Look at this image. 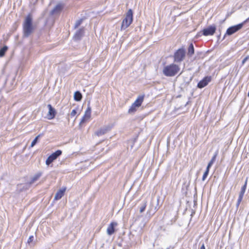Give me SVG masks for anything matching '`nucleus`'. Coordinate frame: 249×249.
<instances>
[{"instance_id": "f257e3e1", "label": "nucleus", "mask_w": 249, "mask_h": 249, "mask_svg": "<svg viewBox=\"0 0 249 249\" xmlns=\"http://www.w3.org/2000/svg\"><path fill=\"white\" fill-rule=\"evenodd\" d=\"M33 18L31 14H28L25 18L23 23V36L29 37L34 32Z\"/></svg>"}, {"instance_id": "f03ea898", "label": "nucleus", "mask_w": 249, "mask_h": 249, "mask_svg": "<svg viewBox=\"0 0 249 249\" xmlns=\"http://www.w3.org/2000/svg\"><path fill=\"white\" fill-rule=\"evenodd\" d=\"M179 71L180 67L179 65L172 63L163 68L162 73L166 76L173 77L175 76Z\"/></svg>"}, {"instance_id": "7ed1b4c3", "label": "nucleus", "mask_w": 249, "mask_h": 249, "mask_svg": "<svg viewBox=\"0 0 249 249\" xmlns=\"http://www.w3.org/2000/svg\"><path fill=\"white\" fill-rule=\"evenodd\" d=\"M133 21V12L131 9H129L127 11L125 18L123 19L121 29L124 30L127 28L132 23Z\"/></svg>"}, {"instance_id": "20e7f679", "label": "nucleus", "mask_w": 249, "mask_h": 249, "mask_svg": "<svg viewBox=\"0 0 249 249\" xmlns=\"http://www.w3.org/2000/svg\"><path fill=\"white\" fill-rule=\"evenodd\" d=\"M186 54L185 50L183 48L178 49L174 53V62L180 63L183 60Z\"/></svg>"}, {"instance_id": "39448f33", "label": "nucleus", "mask_w": 249, "mask_h": 249, "mask_svg": "<svg viewBox=\"0 0 249 249\" xmlns=\"http://www.w3.org/2000/svg\"><path fill=\"white\" fill-rule=\"evenodd\" d=\"M62 151L57 150L55 152L50 155L46 160V164L49 165L52 162L55 160L59 156L62 154Z\"/></svg>"}, {"instance_id": "423d86ee", "label": "nucleus", "mask_w": 249, "mask_h": 249, "mask_svg": "<svg viewBox=\"0 0 249 249\" xmlns=\"http://www.w3.org/2000/svg\"><path fill=\"white\" fill-rule=\"evenodd\" d=\"M244 23H239L229 27L226 32V34L231 36L240 30L243 26Z\"/></svg>"}, {"instance_id": "0eeeda50", "label": "nucleus", "mask_w": 249, "mask_h": 249, "mask_svg": "<svg viewBox=\"0 0 249 249\" xmlns=\"http://www.w3.org/2000/svg\"><path fill=\"white\" fill-rule=\"evenodd\" d=\"M64 4L59 2L50 12L51 15H59L64 7Z\"/></svg>"}, {"instance_id": "6e6552de", "label": "nucleus", "mask_w": 249, "mask_h": 249, "mask_svg": "<svg viewBox=\"0 0 249 249\" xmlns=\"http://www.w3.org/2000/svg\"><path fill=\"white\" fill-rule=\"evenodd\" d=\"M216 30L215 25H211L202 30L203 35L205 36L213 35Z\"/></svg>"}, {"instance_id": "1a4fd4ad", "label": "nucleus", "mask_w": 249, "mask_h": 249, "mask_svg": "<svg viewBox=\"0 0 249 249\" xmlns=\"http://www.w3.org/2000/svg\"><path fill=\"white\" fill-rule=\"evenodd\" d=\"M212 78L211 76H206L197 84V88L202 89L206 86L211 82Z\"/></svg>"}, {"instance_id": "9d476101", "label": "nucleus", "mask_w": 249, "mask_h": 249, "mask_svg": "<svg viewBox=\"0 0 249 249\" xmlns=\"http://www.w3.org/2000/svg\"><path fill=\"white\" fill-rule=\"evenodd\" d=\"M47 107L49 109V111L47 114V118L49 120L53 119L56 115V112L55 109L52 106L51 104H48Z\"/></svg>"}, {"instance_id": "9b49d317", "label": "nucleus", "mask_w": 249, "mask_h": 249, "mask_svg": "<svg viewBox=\"0 0 249 249\" xmlns=\"http://www.w3.org/2000/svg\"><path fill=\"white\" fill-rule=\"evenodd\" d=\"M159 198H158L157 199V206H155L153 208V199H151V201H150L149 209L147 211V213H148L149 214H151V213H152V214L155 213L157 212V211L159 209V208L158 207V206L159 204Z\"/></svg>"}, {"instance_id": "f8f14e48", "label": "nucleus", "mask_w": 249, "mask_h": 249, "mask_svg": "<svg viewBox=\"0 0 249 249\" xmlns=\"http://www.w3.org/2000/svg\"><path fill=\"white\" fill-rule=\"evenodd\" d=\"M84 34V28L78 29L75 33L73 38L74 40L77 41L81 39Z\"/></svg>"}, {"instance_id": "ddd939ff", "label": "nucleus", "mask_w": 249, "mask_h": 249, "mask_svg": "<svg viewBox=\"0 0 249 249\" xmlns=\"http://www.w3.org/2000/svg\"><path fill=\"white\" fill-rule=\"evenodd\" d=\"M110 127L109 126H106L101 128L95 132V134L98 136H102L106 134L107 132L109 131Z\"/></svg>"}, {"instance_id": "4468645a", "label": "nucleus", "mask_w": 249, "mask_h": 249, "mask_svg": "<svg viewBox=\"0 0 249 249\" xmlns=\"http://www.w3.org/2000/svg\"><path fill=\"white\" fill-rule=\"evenodd\" d=\"M66 190V187H63L61 189L59 190L55 195L54 199L55 200L60 199L64 196V193Z\"/></svg>"}, {"instance_id": "2eb2a0df", "label": "nucleus", "mask_w": 249, "mask_h": 249, "mask_svg": "<svg viewBox=\"0 0 249 249\" xmlns=\"http://www.w3.org/2000/svg\"><path fill=\"white\" fill-rule=\"evenodd\" d=\"M117 223L116 222H111L109 225L108 226L107 229V234L111 235H112L115 231L114 227L117 226Z\"/></svg>"}, {"instance_id": "dca6fc26", "label": "nucleus", "mask_w": 249, "mask_h": 249, "mask_svg": "<svg viewBox=\"0 0 249 249\" xmlns=\"http://www.w3.org/2000/svg\"><path fill=\"white\" fill-rule=\"evenodd\" d=\"M41 175H42V173L41 172H39L36 173L35 175H34V176H33L31 178V180H30V181L29 182V183L30 184L34 183L35 182H36V180H37L40 178V177L41 176Z\"/></svg>"}, {"instance_id": "f3484780", "label": "nucleus", "mask_w": 249, "mask_h": 249, "mask_svg": "<svg viewBox=\"0 0 249 249\" xmlns=\"http://www.w3.org/2000/svg\"><path fill=\"white\" fill-rule=\"evenodd\" d=\"M144 99V96H139L136 101L133 103L134 105L135 106H137V107H140Z\"/></svg>"}, {"instance_id": "a211bd4d", "label": "nucleus", "mask_w": 249, "mask_h": 249, "mask_svg": "<svg viewBox=\"0 0 249 249\" xmlns=\"http://www.w3.org/2000/svg\"><path fill=\"white\" fill-rule=\"evenodd\" d=\"M217 155H218V151H217L215 152V153H214V155L213 156V157H212L211 160L208 163V165L207 166V168L210 169L211 168V167L212 166L213 163L215 161V160H216Z\"/></svg>"}, {"instance_id": "6ab92c4d", "label": "nucleus", "mask_w": 249, "mask_h": 249, "mask_svg": "<svg viewBox=\"0 0 249 249\" xmlns=\"http://www.w3.org/2000/svg\"><path fill=\"white\" fill-rule=\"evenodd\" d=\"M74 99L76 101H80L82 98V95L79 91H76L74 93Z\"/></svg>"}, {"instance_id": "aec40b11", "label": "nucleus", "mask_w": 249, "mask_h": 249, "mask_svg": "<svg viewBox=\"0 0 249 249\" xmlns=\"http://www.w3.org/2000/svg\"><path fill=\"white\" fill-rule=\"evenodd\" d=\"M194 53V47L193 43H191L188 49V55L192 56Z\"/></svg>"}, {"instance_id": "412c9836", "label": "nucleus", "mask_w": 249, "mask_h": 249, "mask_svg": "<svg viewBox=\"0 0 249 249\" xmlns=\"http://www.w3.org/2000/svg\"><path fill=\"white\" fill-rule=\"evenodd\" d=\"M137 106H135L133 104L128 109V112L129 114L134 113L137 110Z\"/></svg>"}, {"instance_id": "4be33fe9", "label": "nucleus", "mask_w": 249, "mask_h": 249, "mask_svg": "<svg viewBox=\"0 0 249 249\" xmlns=\"http://www.w3.org/2000/svg\"><path fill=\"white\" fill-rule=\"evenodd\" d=\"M7 50L8 47L6 46H4L2 48H1L0 49V57L3 56Z\"/></svg>"}, {"instance_id": "5701e85b", "label": "nucleus", "mask_w": 249, "mask_h": 249, "mask_svg": "<svg viewBox=\"0 0 249 249\" xmlns=\"http://www.w3.org/2000/svg\"><path fill=\"white\" fill-rule=\"evenodd\" d=\"M248 182V178L246 179L244 185L242 187L239 194L244 195L247 187V184Z\"/></svg>"}, {"instance_id": "b1692460", "label": "nucleus", "mask_w": 249, "mask_h": 249, "mask_svg": "<svg viewBox=\"0 0 249 249\" xmlns=\"http://www.w3.org/2000/svg\"><path fill=\"white\" fill-rule=\"evenodd\" d=\"M146 203H147V201L145 200L143 201V202L142 203V205L140 206V212L141 213H142V212H143L145 211V208L146 207Z\"/></svg>"}, {"instance_id": "393cba45", "label": "nucleus", "mask_w": 249, "mask_h": 249, "mask_svg": "<svg viewBox=\"0 0 249 249\" xmlns=\"http://www.w3.org/2000/svg\"><path fill=\"white\" fill-rule=\"evenodd\" d=\"M91 114V108L89 106L85 112L84 116L87 117V118H89Z\"/></svg>"}, {"instance_id": "a878e982", "label": "nucleus", "mask_w": 249, "mask_h": 249, "mask_svg": "<svg viewBox=\"0 0 249 249\" xmlns=\"http://www.w3.org/2000/svg\"><path fill=\"white\" fill-rule=\"evenodd\" d=\"M243 196H244V195H242L241 194L239 195L238 198V200H237V203L236 204V207L237 209L239 207V206L243 199Z\"/></svg>"}, {"instance_id": "bb28decb", "label": "nucleus", "mask_w": 249, "mask_h": 249, "mask_svg": "<svg viewBox=\"0 0 249 249\" xmlns=\"http://www.w3.org/2000/svg\"><path fill=\"white\" fill-rule=\"evenodd\" d=\"M40 134H39L38 135H37L35 139L34 140L32 141V142H31V147H33L37 143V141H38V138L40 137Z\"/></svg>"}, {"instance_id": "cd10ccee", "label": "nucleus", "mask_w": 249, "mask_h": 249, "mask_svg": "<svg viewBox=\"0 0 249 249\" xmlns=\"http://www.w3.org/2000/svg\"><path fill=\"white\" fill-rule=\"evenodd\" d=\"M83 20V19H82V18H81V19H80L79 20H77L75 22V25H74V29L77 28L81 25V24L82 23Z\"/></svg>"}, {"instance_id": "c85d7f7f", "label": "nucleus", "mask_w": 249, "mask_h": 249, "mask_svg": "<svg viewBox=\"0 0 249 249\" xmlns=\"http://www.w3.org/2000/svg\"><path fill=\"white\" fill-rule=\"evenodd\" d=\"M209 170H210V169H208V168H206V171L204 173V174H203V177H202V180L203 181L205 180L206 178L208 176L209 172Z\"/></svg>"}, {"instance_id": "c756f323", "label": "nucleus", "mask_w": 249, "mask_h": 249, "mask_svg": "<svg viewBox=\"0 0 249 249\" xmlns=\"http://www.w3.org/2000/svg\"><path fill=\"white\" fill-rule=\"evenodd\" d=\"M33 240H34V236L33 235H31L29 237L28 241H27V243L28 244H30L31 242H33Z\"/></svg>"}, {"instance_id": "7c9ffc66", "label": "nucleus", "mask_w": 249, "mask_h": 249, "mask_svg": "<svg viewBox=\"0 0 249 249\" xmlns=\"http://www.w3.org/2000/svg\"><path fill=\"white\" fill-rule=\"evenodd\" d=\"M76 110L75 109H73L71 112L70 115L71 117H74L76 115Z\"/></svg>"}, {"instance_id": "2f4dec72", "label": "nucleus", "mask_w": 249, "mask_h": 249, "mask_svg": "<svg viewBox=\"0 0 249 249\" xmlns=\"http://www.w3.org/2000/svg\"><path fill=\"white\" fill-rule=\"evenodd\" d=\"M249 59V56L248 55L245 57L242 60V64L243 65L248 59Z\"/></svg>"}, {"instance_id": "473e14b6", "label": "nucleus", "mask_w": 249, "mask_h": 249, "mask_svg": "<svg viewBox=\"0 0 249 249\" xmlns=\"http://www.w3.org/2000/svg\"><path fill=\"white\" fill-rule=\"evenodd\" d=\"M88 119V118H87V117H86V116H84L82 117V119H81V121H80V124H82V123H84V122H85V120H86V119Z\"/></svg>"}, {"instance_id": "72a5a7b5", "label": "nucleus", "mask_w": 249, "mask_h": 249, "mask_svg": "<svg viewBox=\"0 0 249 249\" xmlns=\"http://www.w3.org/2000/svg\"><path fill=\"white\" fill-rule=\"evenodd\" d=\"M200 249H205V246H204V244H203L201 245V247H200Z\"/></svg>"}, {"instance_id": "f704fd0d", "label": "nucleus", "mask_w": 249, "mask_h": 249, "mask_svg": "<svg viewBox=\"0 0 249 249\" xmlns=\"http://www.w3.org/2000/svg\"><path fill=\"white\" fill-rule=\"evenodd\" d=\"M192 77H191V78L189 79V80H188L187 82H186V83L188 85V84L190 83V82H191V81L192 80Z\"/></svg>"}, {"instance_id": "c9c22d12", "label": "nucleus", "mask_w": 249, "mask_h": 249, "mask_svg": "<svg viewBox=\"0 0 249 249\" xmlns=\"http://www.w3.org/2000/svg\"><path fill=\"white\" fill-rule=\"evenodd\" d=\"M249 21V18H248L246 20H245L243 23H244V24L245 23L248 22Z\"/></svg>"}, {"instance_id": "e433bc0d", "label": "nucleus", "mask_w": 249, "mask_h": 249, "mask_svg": "<svg viewBox=\"0 0 249 249\" xmlns=\"http://www.w3.org/2000/svg\"><path fill=\"white\" fill-rule=\"evenodd\" d=\"M174 249V247H172V246H170L166 248V249Z\"/></svg>"}]
</instances>
